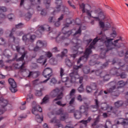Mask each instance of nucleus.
I'll return each instance as SVG.
<instances>
[{"instance_id":"nucleus-22","label":"nucleus","mask_w":128,"mask_h":128,"mask_svg":"<svg viewBox=\"0 0 128 128\" xmlns=\"http://www.w3.org/2000/svg\"><path fill=\"white\" fill-rule=\"evenodd\" d=\"M48 100H50V96L46 95L43 98L41 104H44L47 102H48Z\"/></svg>"},{"instance_id":"nucleus-16","label":"nucleus","mask_w":128,"mask_h":128,"mask_svg":"<svg viewBox=\"0 0 128 128\" xmlns=\"http://www.w3.org/2000/svg\"><path fill=\"white\" fill-rule=\"evenodd\" d=\"M50 122H54V124H56L54 125V128H64L62 125L60 124L58 120H56V118H54L50 120Z\"/></svg>"},{"instance_id":"nucleus-29","label":"nucleus","mask_w":128,"mask_h":128,"mask_svg":"<svg viewBox=\"0 0 128 128\" xmlns=\"http://www.w3.org/2000/svg\"><path fill=\"white\" fill-rule=\"evenodd\" d=\"M65 62L66 66H68L69 68H71V66H72V64H74L68 58H66V60Z\"/></svg>"},{"instance_id":"nucleus-35","label":"nucleus","mask_w":128,"mask_h":128,"mask_svg":"<svg viewBox=\"0 0 128 128\" xmlns=\"http://www.w3.org/2000/svg\"><path fill=\"white\" fill-rule=\"evenodd\" d=\"M42 52H44V54L49 58L52 56V54L50 52H44V51H42Z\"/></svg>"},{"instance_id":"nucleus-45","label":"nucleus","mask_w":128,"mask_h":128,"mask_svg":"<svg viewBox=\"0 0 128 128\" xmlns=\"http://www.w3.org/2000/svg\"><path fill=\"white\" fill-rule=\"evenodd\" d=\"M100 122V116H98L97 118H96V120L94 122V123L92 124V126H96Z\"/></svg>"},{"instance_id":"nucleus-3","label":"nucleus","mask_w":128,"mask_h":128,"mask_svg":"<svg viewBox=\"0 0 128 128\" xmlns=\"http://www.w3.org/2000/svg\"><path fill=\"white\" fill-rule=\"evenodd\" d=\"M82 68V64H80V66H74L73 68L74 70L72 72L70 73V81L68 80V77L62 76L61 78L62 82H66L65 84L67 88H70L72 86V84L76 82V80H78L79 84H82L84 78L82 77H80L78 73V70L79 68Z\"/></svg>"},{"instance_id":"nucleus-13","label":"nucleus","mask_w":128,"mask_h":128,"mask_svg":"<svg viewBox=\"0 0 128 128\" xmlns=\"http://www.w3.org/2000/svg\"><path fill=\"white\" fill-rule=\"evenodd\" d=\"M115 124H121L122 126H128V119H124L122 118H119L116 119L114 121Z\"/></svg>"},{"instance_id":"nucleus-51","label":"nucleus","mask_w":128,"mask_h":128,"mask_svg":"<svg viewBox=\"0 0 128 128\" xmlns=\"http://www.w3.org/2000/svg\"><path fill=\"white\" fill-rule=\"evenodd\" d=\"M7 10L6 8L4 6H0V12H6ZM2 24V22H0V24Z\"/></svg>"},{"instance_id":"nucleus-2","label":"nucleus","mask_w":128,"mask_h":128,"mask_svg":"<svg viewBox=\"0 0 128 128\" xmlns=\"http://www.w3.org/2000/svg\"><path fill=\"white\" fill-rule=\"evenodd\" d=\"M80 8L82 14L86 12L88 16L92 18L96 22H99V26L101 28H104V22L102 20H106V16L100 11V8L88 4L86 5L84 3L80 4Z\"/></svg>"},{"instance_id":"nucleus-49","label":"nucleus","mask_w":128,"mask_h":128,"mask_svg":"<svg viewBox=\"0 0 128 128\" xmlns=\"http://www.w3.org/2000/svg\"><path fill=\"white\" fill-rule=\"evenodd\" d=\"M46 14H48V12L46 11V9H43L41 10V13L40 14L42 16H46Z\"/></svg>"},{"instance_id":"nucleus-48","label":"nucleus","mask_w":128,"mask_h":128,"mask_svg":"<svg viewBox=\"0 0 128 128\" xmlns=\"http://www.w3.org/2000/svg\"><path fill=\"white\" fill-rule=\"evenodd\" d=\"M110 28V23H107L106 24L105 26V27L104 29V31L108 30V28Z\"/></svg>"},{"instance_id":"nucleus-32","label":"nucleus","mask_w":128,"mask_h":128,"mask_svg":"<svg viewBox=\"0 0 128 128\" xmlns=\"http://www.w3.org/2000/svg\"><path fill=\"white\" fill-rule=\"evenodd\" d=\"M116 108H120V106H122V104H124V102L122 101H118L114 103Z\"/></svg>"},{"instance_id":"nucleus-59","label":"nucleus","mask_w":128,"mask_h":128,"mask_svg":"<svg viewBox=\"0 0 128 128\" xmlns=\"http://www.w3.org/2000/svg\"><path fill=\"white\" fill-rule=\"evenodd\" d=\"M56 78H52L50 80V82L51 84H56Z\"/></svg>"},{"instance_id":"nucleus-53","label":"nucleus","mask_w":128,"mask_h":128,"mask_svg":"<svg viewBox=\"0 0 128 128\" xmlns=\"http://www.w3.org/2000/svg\"><path fill=\"white\" fill-rule=\"evenodd\" d=\"M86 92L88 94H90V92H92V87L90 86H87L86 88Z\"/></svg>"},{"instance_id":"nucleus-5","label":"nucleus","mask_w":128,"mask_h":128,"mask_svg":"<svg viewBox=\"0 0 128 128\" xmlns=\"http://www.w3.org/2000/svg\"><path fill=\"white\" fill-rule=\"evenodd\" d=\"M50 94L52 98H54L58 96L57 98L54 100H62V96L64 94H62V92L60 90V89L56 88L53 90Z\"/></svg>"},{"instance_id":"nucleus-58","label":"nucleus","mask_w":128,"mask_h":128,"mask_svg":"<svg viewBox=\"0 0 128 128\" xmlns=\"http://www.w3.org/2000/svg\"><path fill=\"white\" fill-rule=\"evenodd\" d=\"M76 100H78V102H82V95L79 94L77 97H76Z\"/></svg>"},{"instance_id":"nucleus-36","label":"nucleus","mask_w":128,"mask_h":128,"mask_svg":"<svg viewBox=\"0 0 128 128\" xmlns=\"http://www.w3.org/2000/svg\"><path fill=\"white\" fill-rule=\"evenodd\" d=\"M26 102H24L21 103V105L20 106V110H26Z\"/></svg>"},{"instance_id":"nucleus-20","label":"nucleus","mask_w":128,"mask_h":128,"mask_svg":"<svg viewBox=\"0 0 128 128\" xmlns=\"http://www.w3.org/2000/svg\"><path fill=\"white\" fill-rule=\"evenodd\" d=\"M60 12H62L65 14H70L68 8L64 5H62V8H60Z\"/></svg>"},{"instance_id":"nucleus-47","label":"nucleus","mask_w":128,"mask_h":128,"mask_svg":"<svg viewBox=\"0 0 128 128\" xmlns=\"http://www.w3.org/2000/svg\"><path fill=\"white\" fill-rule=\"evenodd\" d=\"M64 114V109L62 108L59 109L56 112V114Z\"/></svg>"},{"instance_id":"nucleus-44","label":"nucleus","mask_w":128,"mask_h":128,"mask_svg":"<svg viewBox=\"0 0 128 128\" xmlns=\"http://www.w3.org/2000/svg\"><path fill=\"white\" fill-rule=\"evenodd\" d=\"M56 104H58V106H62V108L66 106V104H62V101H58L56 102Z\"/></svg>"},{"instance_id":"nucleus-34","label":"nucleus","mask_w":128,"mask_h":128,"mask_svg":"<svg viewBox=\"0 0 128 128\" xmlns=\"http://www.w3.org/2000/svg\"><path fill=\"white\" fill-rule=\"evenodd\" d=\"M78 90L79 92H84V85L81 84L78 87Z\"/></svg>"},{"instance_id":"nucleus-62","label":"nucleus","mask_w":128,"mask_h":128,"mask_svg":"<svg viewBox=\"0 0 128 128\" xmlns=\"http://www.w3.org/2000/svg\"><path fill=\"white\" fill-rule=\"evenodd\" d=\"M62 56H64L66 54H68V50L64 49L63 52H62Z\"/></svg>"},{"instance_id":"nucleus-30","label":"nucleus","mask_w":128,"mask_h":128,"mask_svg":"<svg viewBox=\"0 0 128 128\" xmlns=\"http://www.w3.org/2000/svg\"><path fill=\"white\" fill-rule=\"evenodd\" d=\"M26 62L22 63V65L20 66V72H26Z\"/></svg>"},{"instance_id":"nucleus-41","label":"nucleus","mask_w":128,"mask_h":128,"mask_svg":"<svg viewBox=\"0 0 128 128\" xmlns=\"http://www.w3.org/2000/svg\"><path fill=\"white\" fill-rule=\"evenodd\" d=\"M72 50L74 52H78V43H76V45L72 47Z\"/></svg>"},{"instance_id":"nucleus-24","label":"nucleus","mask_w":128,"mask_h":128,"mask_svg":"<svg viewBox=\"0 0 128 128\" xmlns=\"http://www.w3.org/2000/svg\"><path fill=\"white\" fill-rule=\"evenodd\" d=\"M74 116L76 120H80V118H82V112H80L78 110H77L74 112Z\"/></svg>"},{"instance_id":"nucleus-52","label":"nucleus","mask_w":128,"mask_h":128,"mask_svg":"<svg viewBox=\"0 0 128 128\" xmlns=\"http://www.w3.org/2000/svg\"><path fill=\"white\" fill-rule=\"evenodd\" d=\"M121 70H120V75L119 76H120L122 78H126V74L124 73H122Z\"/></svg>"},{"instance_id":"nucleus-25","label":"nucleus","mask_w":128,"mask_h":128,"mask_svg":"<svg viewBox=\"0 0 128 128\" xmlns=\"http://www.w3.org/2000/svg\"><path fill=\"white\" fill-rule=\"evenodd\" d=\"M92 118L90 117H89L88 120H82L80 121V122L82 123L84 125V128H86V124H88V122H90Z\"/></svg>"},{"instance_id":"nucleus-38","label":"nucleus","mask_w":128,"mask_h":128,"mask_svg":"<svg viewBox=\"0 0 128 128\" xmlns=\"http://www.w3.org/2000/svg\"><path fill=\"white\" fill-rule=\"evenodd\" d=\"M32 18V14L30 13H27L25 15V20H30V18Z\"/></svg>"},{"instance_id":"nucleus-18","label":"nucleus","mask_w":128,"mask_h":128,"mask_svg":"<svg viewBox=\"0 0 128 128\" xmlns=\"http://www.w3.org/2000/svg\"><path fill=\"white\" fill-rule=\"evenodd\" d=\"M47 59L44 58V56H40V58L37 60V62L38 64H44L46 62Z\"/></svg>"},{"instance_id":"nucleus-10","label":"nucleus","mask_w":128,"mask_h":128,"mask_svg":"<svg viewBox=\"0 0 128 128\" xmlns=\"http://www.w3.org/2000/svg\"><path fill=\"white\" fill-rule=\"evenodd\" d=\"M62 0H55V4L56 5V8L53 12L52 14H54V12H60V8L63 5H62Z\"/></svg>"},{"instance_id":"nucleus-37","label":"nucleus","mask_w":128,"mask_h":128,"mask_svg":"<svg viewBox=\"0 0 128 128\" xmlns=\"http://www.w3.org/2000/svg\"><path fill=\"white\" fill-rule=\"evenodd\" d=\"M124 58V60H128V48L125 52Z\"/></svg>"},{"instance_id":"nucleus-8","label":"nucleus","mask_w":128,"mask_h":128,"mask_svg":"<svg viewBox=\"0 0 128 128\" xmlns=\"http://www.w3.org/2000/svg\"><path fill=\"white\" fill-rule=\"evenodd\" d=\"M8 82L11 86L10 88V90L13 94L14 92H18V89L16 88V83L14 81V80L12 78H10L8 80Z\"/></svg>"},{"instance_id":"nucleus-42","label":"nucleus","mask_w":128,"mask_h":128,"mask_svg":"<svg viewBox=\"0 0 128 128\" xmlns=\"http://www.w3.org/2000/svg\"><path fill=\"white\" fill-rule=\"evenodd\" d=\"M101 78H103L104 80H105V81L108 80H110V75H108V74H106L104 76V75H102Z\"/></svg>"},{"instance_id":"nucleus-19","label":"nucleus","mask_w":128,"mask_h":128,"mask_svg":"<svg viewBox=\"0 0 128 128\" xmlns=\"http://www.w3.org/2000/svg\"><path fill=\"white\" fill-rule=\"evenodd\" d=\"M74 30H72L71 31H68L64 33V36L62 37L60 40H66L68 36H70L74 32Z\"/></svg>"},{"instance_id":"nucleus-28","label":"nucleus","mask_w":128,"mask_h":128,"mask_svg":"<svg viewBox=\"0 0 128 128\" xmlns=\"http://www.w3.org/2000/svg\"><path fill=\"white\" fill-rule=\"evenodd\" d=\"M28 38H30V34H24V36H22V40H23L24 42H28V40H30V39Z\"/></svg>"},{"instance_id":"nucleus-26","label":"nucleus","mask_w":128,"mask_h":128,"mask_svg":"<svg viewBox=\"0 0 128 128\" xmlns=\"http://www.w3.org/2000/svg\"><path fill=\"white\" fill-rule=\"evenodd\" d=\"M125 52L124 50H122L118 52V56H120V58H124H124Z\"/></svg>"},{"instance_id":"nucleus-43","label":"nucleus","mask_w":128,"mask_h":128,"mask_svg":"<svg viewBox=\"0 0 128 128\" xmlns=\"http://www.w3.org/2000/svg\"><path fill=\"white\" fill-rule=\"evenodd\" d=\"M110 38H116V36H117L116 32L115 30H114L110 34Z\"/></svg>"},{"instance_id":"nucleus-54","label":"nucleus","mask_w":128,"mask_h":128,"mask_svg":"<svg viewBox=\"0 0 128 128\" xmlns=\"http://www.w3.org/2000/svg\"><path fill=\"white\" fill-rule=\"evenodd\" d=\"M67 118H68V114H64L62 116H61L60 120H65Z\"/></svg>"},{"instance_id":"nucleus-14","label":"nucleus","mask_w":128,"mask_h":128,"mask_svg":"<svg viewBox=\"0 0 128 128\" xmlns=\"http://www.w3.org/2000/svg\"><path fill=\"white\" fill-rule=\"evenodd\" d=\"M110 86H115L116 88H122V86H126V82H124V80L119 81L117 84H116V82H112L110 83Z\"/></svg>"},{"instance_id":"nucleus-55","label":"nucleus","mask_w":128,"mask_h":128,"mask_svg":"<svg viewBox=\"0 0 128 128\" xmlns=\"http://www.w3.org/2000/svg\"><path fill=\"white\" fill-rule=\"evenodd\" d=\"M32 100V94H30L28 96L26 100L27 102H30Z\"/></svg>"},{"instance_id":"nucleus-15","label":"nucleus","mask_w":128,"mask_h":128,"mask_svg":"<svg viewBox=\"0 0 128 128\" xmlns=\"http://www.w3.org/2000/svg\"><path fill=\"white\" fill-rule=\"evenodd\" d=\"M82 35V28L80 27L76 31L75 33L73 34L74 38L73 39V42H74L76 38H80Z\"/></svg>"},{"instance_id":"nucleus-56","label":"nucleus","mask_w":128,"mask_h":128,"mask_svg":"<svg viewBox=\"0 0 128 128\" xmlns=\"http://www.w3.org/2000/svg\"><path fill=\"white\" fill-rule=\"evenodd\" d=\"M24 27V24L22 23H20L19 24L16 26V28H22Z\"/></svg>"},{"instance_id":"nucleus-60","label":"nucleus","mask_w":128,"mask_h":128,"mask_svg":"<svg viewBox=\"0 0 128 128\" xmlns=\"http://www.w3.org/2000/svg\"><path fill=\"white\" fill-rule=\"evenodd\" d=\"M68 4H70V6L72 8H74V10L76 9V6H74V5L70 1L68 0Z\"/></svg>"},{"instance_id":"nucleus-9","label":"nucleus","mask_w":128,"mask_h":128,"mask_svg":"<svg viewBox=\"0 0 128 128\" xmlns=\"http://www.w3.org/2000/svg\"><path fill=\"white\" fill-rule=\"evenodd\" d=\"M44 42L38 40L36 42V46L34 48V52H38L39 50H41L44 48Z\"/></svg>"},{"instance_id":"nucleus-40","label":"nucleus","mask_w":128,"mask_h":128,"mask_svg":"<svg viewBox=\"0 0 128 128\" xmlns=\"http://www.w3.org/2000/svg\"><path fill=\"white\" fill-rule=\"evenodd\" d=\"M66 74H64V70L62 68H60V78H62V76H64V75Z\"/></svg>"},{"instance_id":"nucleus-39","label":"nucleus","mask_w":128,"mask_h":128,"mask_svg":"<svg viewBox=\"0 0 128 128\" xmlns=\"http://www.w3.org/2000/svg\"><path fill=\"white\" fill-rule=\"evenodd\" d=\"M84 74H88L90 72V68L88 66H85L83 68Z\"/></svg>"},{"instance_id":"nucleus-50","label":"nucleus","mask_w":128,"mask_h":128,"mask_svg":"<svg viewBox=\"0 0 128 128\" xmlns=\"http://www.w3.org/2000/svg\"><path fill=\"white\" fill-rule=\"evenodd\" d=\"M90 86L92 88V90H96V83H92Z\"/></svg>"},{"instance_id":"nucleus-63","label":"nucleus","mask_w":128,"mask_h":128,"mask_svg":"<svg viewBox=\"0 0 128 128\" xmlns=\"http://www.w3.org/2000/svg\"><path fill=\"white\" fill-rule=\"evenodd\" d=\"M30 40L32 42H34V40H36V36L35 35H32L31 36H30Z\"/></svg>"},{"instance_id":"nucleus-33","label":"nucleus","mask_w":128,"mask_h":128,"mask_svg":"<svg viewBox=\"0 0 128 128\" xmlns=\"http://www.w3.org/2000/svg\"><path fill=\"white\" fill-rule=\"evenodd\" d=\"M42 89H40V90H36L35 92L36 96H42Z\"/></svg>"},{"instance_id":"nucleus-11","label":"nucleus","mask_w":128,"mask_h":128,"mask_svg":"<svg viewBox=\"0 0 128 128\" xmlns=\"http://www.w3.org/2000/svg\"><path fill=\"white\" fill-rule=\"evenodd\" d=\"M8 104V100L4 98L2 96L0 97V105L4 110L3 112H6L4 108H6Z\"/></svg>"},{"instance_id":"nucleus-64","label":"nucleus","mask_w":128,"mask_h":128,"mask_svg":"<svg viewBox=\"0 0 128 128\" xmlns=\"http://www.w3.org/2000/svg\"><path fill=\"white\" fill-rule=\"evenodd\" d=\"M76 94V89H72L70 92V96H74Z\"/></svg>"},{"instance_id":"nucleus-31","label":"nucleus","mask_w":128,"mask_h":128,"mask_svg":"<svg viewBox=\"0 0 128 128\" xmlns=\"http://www.w3.org/2000/svg\"><path fill=\"white\" fill-rule=\"evenodd\" d=\"M114 90H116V86H113L112 88H110L108 90H107V91H104V94H108V92H114Z\"/></svg>"},{"instance_id":"nucleus-17","label":"nucleus","mask_w":128,"mask_h":128,"mask_svg":"<svg viewBox=\"0 0 128 128\" xmlns=\"http://www.w3.org/2000/svg\"><path fill=\"white\" fill-rule=\"evenodd\" d=\"M94 104L95 105H92L90 106V110H92V108H95V110H98V108H100V102L98 99H95L94 100Z\"/></svg>"},{"instance_id":"nucleus-1","label":"nucleus","mask_w":128,"mask_h":128,"mask_svg":"<svg viewBox=\"0 0 128 128\" xmlns=\"http://www.w3.org/2000/svg\"><path fill=\"white\" fill-rule=\"evenodd\" d=\"M98 40H101L102 42H104V44L107 48V50H106V52L108 50H114V48H120V44L118 43V42L120 40L122 41V38L120 36L119 39L114 40L113 42L112 40H114V38H108L106 37V35H102V36H100V37H96L93 40L92 42L90 44L89 47L86 48L85 52L84 53V56L80 57L77 61V64H80L82 60H83L84 62H86V60H88V56L92 52V48H94V45Z\"/></svg>"},{"instance_id":"nucleus-27","label":"nucleus","mask_w":128,"mask_h":128,"mask_svg":"<svg viewBox=\"0 0 128 128\" xmlns=\"http://www.w3.org/2000/svg\"><path fill=\"white\" fill-rule=\"evenodd\" d=\"M51 2L52 0H43V2L44 4H45L46 8H50Z\"/></svg>"},{"instance_id":"nucleus-61","label":"nucleus","mask_w":128,"mask_h":128,"mask_svg":"<svg viewBox=\"0 0 128 128\" xmlns=\"http://www.w3.org/2000/svg\"><path fill=\"white\" fill-rule=\"evenodd\" d=\"M76 98H72L69 102V104H70V106H72V104H74V102Z\"/></svg>"},{"instance_id":"nucleus-6","label":"nucleus","mask_w":128,"mask_h":128,"mask_svg":"<svg viewBox=\"0 0 128 128\" xmlns=\"http://www.w3.org/2000/svg\"><path fill=\"white\" fill-rule=\"evenodd\" d=\"M43 76H44L46 78H47L43 82L46 83L50 80V76H52V69L50 68H46L43 72Z\"/></svg>"},{"instance_id":"nucleus-12","label":"nucleus","mask_w":128,"mask_h":128,"mask_svg":"<svg viewBox=\"0 0 128 128\" xmlns=\"http://www.w3.org/2000/svg\"><path fill=\"white\" fill-rule=\"evenodd\" d=\"M90 107L88 106L82 105L79 107L80 112L82 114H84L86 116L88 114V109Z\"/></svg>"},{"instance_id":"nucleus-21","label":"nucleus","mask_w":128,"mask_h":128,"mask_svg":"<svg viewBox=\"0 0 128 128\" xmlns=\"http://www.w3.org/2000/svg\"><path fill=\"white\" fill-rule=\"evenodd\" d=\"M92 72H95L96 76H100V78H102V76H104V72H102V71L100 70H92L91 71V74H92Z\"/></svg>"},{"instance_id":"nucleus-23","label":"nucleus","mask_w":128,"mask_h":128,"mask_svg":"<svg viewBox=\"0 0 128 128\" xmlns=\"http://www.w3.org/2000/svg\"><path fill=\"white\" fill-rule=\"evenodd\" d=\"M32 76V78H38V76H40V73L38 72H30L28 78H30V76Z\"/></svg>"},{"instance_id":"nucleus-4","label":"nucleus","mask_w":128,"mask_h":128,"mask_svg":"<svg viewBox=\"0 0 128 128\" xmlns=\"http://www.w3.org/2000/svg\"><path fill=\"white\" fill-rule=\"evenodd\" d=\"M32 113L33 114H35L36 116V120L38 122L40 123L42 120H44V118H40V116L38 115L39 112H42V107L36 104V102H33L32 104Z\"/></svg>"},{"instance_id":"nucleus-7","label":"nucleus","mask_w":128,"mask_h":128,"mask_svg":"<svg viewBox=\"0 0 128 128\" xmlns=\"http://www.w3.org/2000/svg\"><path fill=\"white\" fill-rule=\"evenodd\" d=\"M45 30H47L48 32H50V27L46 24L44 25L43 26H39L37 27V31L36 32V34L38 36H40V34H42V32H44Z\"/></svg>"},{"instance_id":"nucleus-57","label":"nucleus","mask_w":128,"mask_h":128,"mask_svg":"<svg viewBox=\"0 0 128 128\" xmlns=\"http://www.w3.org/2000/svg\"><path fill=\"white\" fill-rule=\"evenodd\" d=\"M26 116H27L26 115H21L18 117V120H23V118H26Z\"/></svg>"},{"instance_id":"nucleus-46","label":"nucleus","mask_w":128,"mask_h":128,"mask_svg":"<svg viewBox=\"0 0 128 128\" xmlns=\"http://www.w3.org/2000/svg\"><path fill=\"white\" fill-rule=\"evenodd\" d=\"M24 56H26V54H22V56L20 58H19L16 59V61H17V62H22V60H24Z\"/></svg>"}]
</instances>
